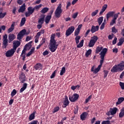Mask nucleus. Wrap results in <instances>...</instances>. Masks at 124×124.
<instances>
[{
    "instance_id": "nucleus-1",
    "label": "nucleus",
    "mask_w": 124,
    "mask_h": 124,
    "mask_svg": "<svg viewBox=\"0 0 124 124\" xmlns=\"http://www.w3.org/2000/svg\"><path fill=\"white\" fill-rule=\"evenodd\" d=\"M124 70V61H121L119 64H115L111 68L110 71L112 73H117Z\"/></svg>"
},
{
    "instance_id": "nucleus-2",
    "label": "nucleus",
    "mask_w": 124,
    "mask_h": 124,
    "mask_svg": "<svg viewBox=\"0 0 124 124\" xmlns=\"http://www.w3.org/2000/svg\"><path fill=\"white\" fill-rule=\"evenodd\" d=\"M55 35L53 34L51 35L50 37V50L52 52H54L56 49L58 48L59 44L56 45V42L55 40Z\"/></svg>"
},
{
    "instance_id": "nucleus-3",
    "label": "nucleus",
    "mask_w": 124,
    "mask_h": 124,
    "mask_svg": "<svg viewBox=\"0 0 124 124\" xmlns=\"http://www.w3.org/2000/svg\"><path fill=\"white\" fill-rule=\"evenodd\" d=\"M108 51V49L107 48H104L103 49V51H101L99 53L100 55V58L101 59L100 61V64L98 65L97 69L100 70L102 65H103V62L104 61V57H105L107 52Z\"/></svg>"
},
{
    "instance_id": "nucleus-4",
    "label": "nucleus",
    "mask_w": 124,
    "mask_h": 124,
    "mask_svg": "<svg viewBox=\"0 0 124 124\" xmlns=\"http://www.w3.org/2000/svg\"><path fill=\"white\" fill-rule=\"evenodd\" d=\"M29 34V33L26 31V30L25 29H23L21 30L18 34L17 35V39L19 41H22V39L24 38V36L25 35Z\"/></svg>"
},
{
    "instance_id": "nucleus-5",
    "label": "nucleus",
    "mask_w": 124,
    "mask_h": 124,
    "mask_svg": "<svg viewBox=\"0 0 124 124\" xmlns=\"http://www.w3.org/2000/svg\"><path fill=\"white\" fill-rule=\"evenodd\" d=\"M62 12V4H59L55 10V16L56 18L60 17Z\"/></svg>"
},
{
    "instance_id": "nucleus-6",
    "label": "nucleus",
    "mask_w": 124,
    "mask_h": 124,
    "mask_svg": "<svg viewBox=\"0 0 124 124\" xmlns=\"http://www.w3.org/2000/svg\"><path fill=\"white\" fill-rule=\"evenodd\" d=\"M80 39V36H77L75 38V41H76V45H77V48H81L83 47V44H84V40H82L80 43H79V39Z\"/></svg>"
},
{
    "instance_id": "nucleus-7",
    "label": "nucleus",
    "mask_w": 124,
    "mask_h": 124,
    "mask_svg": "<svg viewBox=\"0 0 124 124\" xmlns=\"http://www.w3.org/2000/svg\"><path fill=\"white\" fill-rule=\"evenodd\" d=\"M8 38V35L5 34L4 36H3V39H2V48L3 49H6L8 45V40L7 39Z\"/></svg>"
},
{
    "instance_id": "nucleus-8",
    "label": "nucleus",
    "mask_w": 124,
    "mask_h": 124,
    "mask_svg": "<svg viewBox=\"0 0 124 124\" xmlns=\"http://www.w3.org/2000/svg\"><path fill=\"white\" fill-rule=\"evenodd\" d=\"M79 98V95L78 93H74L73 95L69 96V99L71 102H76Z\"/></svg>"
},
{
    "instance_id": "nucleus-9",
    "label": "nucleus",
    "mask_w": 124,
    "mask_h": 124,
    "mask_svg": "<svg viewBox=\"0 0 124 124\" xmlns=\"http://www.w3.org/2000/svg\"><path fill=\"white\" fill-rule=\"evenodd\" d=\"M28 12L25 13L26 17H30L35 11L34 9L31 6L27 8Z\"/></svg>"
},
{
    "instance_id": "nucleus-10",
    "label": "nucleus",
    "mask_w": 124,
    "mask_h": 124,
    "mask_svg": "<svg viewBox=\"0 0 124 124\" xmlns=\"http://www.w3.org/2000/svg\"><path fill=\"white\" fill-rule=\"evenodd\" d=\"M16 50V49H15L14 48H11V49L9 50L5 53V56L7 57H11L13 56L14 53H15V51Z\"/></svg>"
},
{
    "instance_id": "nucleus-11",
    "label": "nucleus",
    "mask_w": 124,
    "mask_h": 124,
    "mask_svg": "<svg viewBox=\"0 0 124 124\" xmlns=\"http://www.w3.org/2000/svg\"><path fill=\"white\" fill-rule=\"evenodd\" d=\"M75 30V27L74 26L70 27L66 31V37L69 36L71 34L73 33V31Z\"/></svg>"
},
{
    "instance_id": "nucleus-12",
    "label": "nucleus",
    "mask_w": 124,
    "mask_h": 124,
    "mask_svg": "<svg viewBox=\"0 0 124 124\" xmlns=\"http://www.w3.org/2000/svg\"><path fill=\"white\" fill-rule=\"evenodd\" d=\"M19 79L20 81V83H24V82H26V76L24 73L22 72L21 74L19 75Z\"/></svg>"
},
{
    "instance_id": "nucleus-13",
    "label": "nucleus",
    "mask_w": 124,
    "mask_h": 124,
    "mask_svg": "<svg viewBox=\"0 0 124 124\" xmlns=\"http://www.w3.org/2000/svg\"><path fill=\"white\" fill-rule=\"evenodd\" d=\"M63 105L62 106L63 108H66V107L69 105V101H68V97L67 95L65 96L64 100L63 101Z\"/></svg>"
},
{
    "instance_id": "nucleus-14",
    "label": "nucleus",
    "mask_w": 124,
    "mask_h": 124,
    "mask_svg": "<svg viewBox=\"0 0 124 124\" xmlns=\"http://www.w3.org/2000/svg\"><path fill=\"white\" fill-rule=\"evenodd\" d=\"M20 45V41H13V48L16 50L17 48Z\"/></svg>"
},
{
    "instance_id": "nucleus-15",
    "label": "nucleus",
    "mask_w": 124,
    "mask_h": 124,
    "mask_svg": "<svg viewBox=\"0 0 124 124\" xmlns=\"http://www.w3.org/2000/svg\"><path fill=\"white\" fill-rule=\"evenodd\" d=\"M15 38H16V36L14 34H10L8 35V39L9 43H11L12 42H13Z\"/></svg>"
},
{
    "instance_id": "nucleus-16",
    "label": "nucleus",
    "mask_w": 124,
    "mask_h": 124,
    "mask_svg": "<svg viewBox=\"0 0 124 124\" xmlns=\"http://www.w3.org/2000/svg\"><path fill=\"white\" fill-rule=\"evenodd\" d=\"M99 30V26H94V25H92L91 31L92 33H94L95 32Z\"/></svg>"
},
{
    "instance_id": "nucleus-17",
    "label": "nucleus",
    "mask_w": 124,
    "mask_h": 124,
    "mask_svg": "<svg viewBox=\"0 0 124 124\" xmlns=\"http://www.w3.org/2000/svg\"><path fill=\"white\" fill-rule=\"evenodd\" d=\"M42 64L41 63H37L34 66V68L36 71L40 70L42 69Z\"/></svg>"
},
{
    "instance_id": "nucleus-18",
    "label": "nucleus",
    "mask_w": 124,
    "mask_h": 124,
    "mask_svg": "<svg viewBox=\"0 0 124 124\" xmlns=\"http://www.w3.org/2000/svg\"><path fill=\"white\" fill-rule=\"evenodd\" d=\"M114 14H115V12L114 11H110V12H109L108 14H106L107 20H108L110 17H113L114 16Z\"/></svg>"
},
{
    "instance_id": "nucleus-19",
    "label": "nucleus",
    "mask_w": 124,
    "mask_h": 124,
    "mask_svg": "<svg viewBox=\"0 0 124 124\" xmlns=\"http://www.w3.org/2000/svg\"><path fill=\"white\" fill-rule=\"evenodd\" d=\"M26 10V6L25 3H24L20 7L19 9H18L19 13H23Z\"/></svg>"
},
{
    "instance_id": "nucleus-20",
    "label": "nucleus",
    "mask_w": 124,
    "mask_h": 124,
    "mask_svg": "<svg viewBox=\"0 0 124 124\" xmlns=\"http://www.w3.org/2000/svg\"><path fill=\"white\" fill-rule=\"evenodd\" d=\"M88 116V113L86 112H83L81 115H80V119L82 121H85V119L86 118L87 116Z\"/></svg>"
},
{
    "instance_id": "nucleus-21",
    "label": "nucleus",
    "mask_w": 124,
    "mask_h": 124,
    "mask_svg": "<svg viewBox=\"0 0 124 124\" xmlns=\"http://www.w3.org/2000/svg\"><path fill=\"white\" fill-rule=\"evenodd\" d=\"M118 110L117 108H110L109 109V111H110L111 115H115L116 113H117Z\"/></svg>"
},
{
    "instance_id": "nucleus-22",
    "label": "nucleus",
    "mask_w": 124,
    "mask_h": 124,
    "mask_svg": "<svg viewBox=\"0 0 124 124\" xmlns=\"http://www.w3.org/2000/svg\"><path fill=\"white\" fill-rule=\"evenodd\" d=\"M35 113H36V111H34L31 114H30V115L29 116V121H32V120H34L35 119Z\"/></svg>"
},
{
    "instance_id": "nucleus-23",
    "label": "nucleus",
    "mask_w": 124,
    "mask_h": 124,
    "mask_svg": "<svg viewBox=\"0 0 124 124\" xmlns=\"http://www.w3.org/2000/svg\"><path fill=\"white\" fill-rule=\"evenodd\" d=\"M41 17L40 19H38V23L41 24H43L44 23V19H45V16L44 15H43L41 16Z\"/></svg>"
},
{
    "instance_id": "nucleus-24",
    "label": "nucleus",
    "mask_w": 124,
    "mask_h": 124,
    "mask_svg": "<svg viewBox=\"0 0 124 124\" xmlns=\"http://www.w3.org/2000/svg\"><path fill=\"white\" fill-rule=\"evenodd\" d=\"M103 46H97L96 48V50L95 51V53L96 54H98L102 50L103 51Z\"/></svg>"
},
{
    "instance_id": "nucleus-25",
    "label": "nucleus",
    "mask_w": 124,
    "mask_h": 124,
    "mask_svg": "<svg viewBox=\"0 0 124 124\" xmlns=\"http://www.w3.org/2000/svg\"><path fill=\"white\" fill-rule=\"evenodd\" d=\"M124 101V97H121L118 99L116 105H120Z\"/></svg>"
},
{
    "instance_id": "nucleus-26",
    "label": "nucleus",
    "mask_w": 124,
    "mask_h": 124,
    "mask_svg": "<svg viewBox=\"0 0 124 124\" xmlns=\"http://www.w3.org/2000/svg\"><path fill=\"white\" fill-rule=\"evenodd\" d=\"M15 29V23L13 24H11V27L8 30V33H10L12 32Z\"/></svg>"
},
{
    "instance_id": "nucleus-27",
    "label": "nucleus",
    "mask_w": 124,
    "mask_h": 124,
    "mask_svg": "<svg viewBox=\"0 0 124 124\" xmlns=\"http://www.w3.org/2000/svg\"><path fill=\"white\" fill-rule=\"evenodd\" d=\"M52 16H46L45 18V22L46 24L49 23V22Z\"/></svg>"
},
{
    "instance_id": "nucleus-28",
    "label": "nucleus",
    "mask_w": 124,
    "mask_h": 124,
    "mask_svg": "<svg viewBox=\"0 0 124 124\" xmlns=\"http://www.w3.org/2000/svg\"><path fill=\"white\" fill-rule=\"evenodd\" d=\"M96 43V42L91 40L90 41H89V43L88 44L89 47H93V46H94Z\"/></svg>"
},
{
    "instance_id": "nucleus-29",
    "label": "nucleus",
    "mask_w": 124,
    "mask_h": 124,
    "mask_svg": "<svg viewBox=\"0 0 124 124\" xmlns=\"http://www.w3.org/2000/svg\"><path fill=\"white\" fill-rule=\"evenodd\" d=\"M28 46H29V44H26L25 46H24L23 49L21 53V55H26V51Z\"/></svg>"
},
{
    "instance_id": "nucleus-30",
    "label": "nucleus",
    "mask_w": 124,
    "mask_h": 124,
    "mask_svg": "<svg viewBox=\"0 0 124 124\" xmlns=\"http://www.w3.org/2000/svg\"><path fill=\"white\" fill-rule=\"evenodd\" d=\"M124 117V107L121 109L120 113H119V118H122Z\"/></svg>"
},
{
    "instance_id": "nucleus-31",
    "label": "nucleus",
    "mask_w": 124,
    "mask_h": 124,
    "mask_svg": "<svg viewBox=\"0 0 124 124\" xmlns=\"http://www.w3.org/2000/svg\"><path fill=\"white\" fill-rule=\"evenodd\" d=\"M49 11V8H43V9L41 10L40 11V13H41L43 14H44L46 13H47Z\"/></svg>"
},
{
    "instance_id": "nucleus-32",
    "label": "nucleus",
    "mask_w": 124,
    "mask_h": 124,
    "mask_svg": "<svg viewBox=\"0 0 124 124\" xmlns=\"http://www.w3.org/2000/svg\"><path fill=\"white\" fill-rule=\"evenodd\" d=\"M124 43V37H122L120 40L119 42L117 43L118 46H120L123 45Z\"/></svg>"
},
{
    "instance_id": "nucleus-33",
    "label": "nucleus",
    "mask_w": 124,
    "mask_h": 124,
    "mask_svg": "<svg viewBox=\"0 0 124 124\" xmlns=\"http://www.w3.org/2000/svg\"><path fill=\"white\" fill-rule=\"evenodd\" d=\"M104 17L103 16L99 17L97 19V22L99 26H100L103 21Z\"/></svg>"
},
{
    "instance_id": "nucleus-34",
    "label": "nucleus",
    "mask_w": 124,
    "mask_h": 124,
    "mask_svg": "<svg viewBox=\"0 0 124 124\" xmlns=\"http://www.w3.org/2000/svg\"><path fill=\"white\" fill-rule=\"evenodd\" d=\"M42 6H43V4H40L38 5H36L34 8H33V9H34V10H37V11H38V10L39 9H40L42 7Z\"/></svg>"
},
{
    "instance_id": "nucleus-35",
    "label": "nucleus",
    "mask_w": 124,
    "mask_h": 124,
    "mask_svg": "<svg viewBox=\"0 0 124 124\" xmlns=\"http://www.w3.org/2000/svg\"><path fill=\"white\" fill-rule=\"evenodd\" d=\"M98 39V37L97 36H93L92 37L91 40L96 42Z\"/></svg>"
},
{
    "instance_id": "nucleus-36",
    "label": "nucleus",
    "mask_w": 124,
    "mask_h": 124,
    "mask_svg": "<svg viewBox=\"0 0 124 124\" xmlns=\"http://www.w3.org/2000/svg\"><path fill=\"white\" fill-rule=\"evenodd\" d=\"M92 54V50L91 49H88V50L86 52L85 54V56L86 57H88L90 55Z\"/></svg>"
},
{
    "instance_id": "nucleus-37",
    "label": "nucleus",
    "mask_w": 124,
    "mask_h": 124,
    "mask_svg": "<svg viewBox=\"0 0 124 124\" xmlns=\"http://www.w3.org/2000/svg\"><path fill=\"white\" fill-rule=\"evenodd\" d=\"M17 93V91L16 90L14 89L11 92V96L13 97Z\"/></svg>"
},
{
    "instance_id": "nucleus-38",
    "label": "nucleus",
    "mask_w": 124,
    "mask_h": 124,
    "mask_svg": "<svg viewBox=\"0 0 124 124\" xmlns=\"http://www.w3.org/2000/svg\"><path fill=\"white\" fill-rule=\"evenodd\" d=\"M25 22H26L25 17L22 18L21 20V22H20V26H23L25 24Z\"/></svg>"
},
{
    "instance_id": "nucleus-39",
    "label": "nucleus",
    "mask_w": 124,
    "mask_h": 124,
    "mask_svg": "<svg viewBox=\"0 0 124 124\" xmlns=\"http://www.w3.org/2000/svg\"><path fill=\"white\" fill-rule=\"evenodd\" d=\"M80 87V86L79 85H77L76 86H72L71 87V89H72L73 91H75L76 90L77 88L78 89Z\"/></svg>"
},
{
    "instance_id": "nucleus-40",
    "label": "nucleus",
    "mask_w": 124,
    "mask_h": 124,
    "mask_svg": "<svg viewBox=\"0 0 124 124\" xmlns=\"http://www.w3.org/2000/svg\"><path fill=\"white\" fill-rule=\"evenodd\" d=\"M65 73V68L64 67H62L60 75L62 76L64 75Z\"/></svg>"
},
{
    "instance_id": "nucleus-41",
    "label": "nucleus",
    "mask_w": 124,
    "mask_h": 124,
    "mask_svg": "<svg viewBox=\"0 0 124 124\" xmlns=\"http://www.w3.org/2000/svg\"><path fill=\"white\" fill-rule=\"evenodd\" d=\"M98 10H95V11L93 12L92 14H91V15H92V17H94L95 16H96L97 14L98 13Z\"/></svg>"
},
{
    "instance_id": "nucleus-42",
    "label": "nucleus",
    "mask_w": 124,
    "mask_h": 124,
    "mask_svg": "<svg viewBox=\"0 0 124 124\" xmlns=\"http://www.w3.org/2000/svg\"><path fill=\"white\" fill-rule=\"evenodd\" d=\"M104 78H105L107 77L108 74V70H104Z\"/></svg>"
},
{
    "instance_id": "nucleus-43",
    "label": "nucleus",
    "mask_w": 124,
    "mask_h": 124,
    "mask_svg": "<svg viewBox=\"0 0 124 124\" xmlns=\"http://www.w3.org/2000/svg\"><path fill=\"white\" fill-rule=\"evenodd\" d=\"M60 109V107H55L54 109H53L52 113H55L57 112H58Z\"/></svg>"
},
{
    "instance_id": "nucleus-44",
    "label": "nucleus",
    "mask_w": 124,
    "mask_h": 124,
    "mask_svg": "<svg viewBox=\"0 0 124 124\" xmlns=\"http://www.w3.org/2000/svg\"><path fill=\"white\" fill-rule=\"evenodd\" d=\"M92 95H89L87 98L86 99V100H85V104H87L88 103L89 101L90 100V99L92 98Z\"/></svg>"
},
{
    "instance_id": "nucleus-45",
    "label": "nucleus",
    "mask_w": 124,
    "mask_h": 124,
    "mask_svg": "<svg viewBox=\"0 0 124 124\" xmlns=\"http://www.w3.org/2000/svg\"><path fill=\"white\" fill-rule=\"evenodd\" d=\"M6 15V13H0V18L2 19Z\"/></svg>"
},
{
    "instance_id": "nucleus-46",
    "label": "nucleus",
    "mask_w": 124,
    "mask_h": 124,
    "mask_svg": "<svg viewBox=\"0 0 124 124\" xmlns=\"http://www.w3.org/2000/svg\"><path fill=\"white\" fill-rule=\"evenodd\" d=\"M107 6H108L107 4H105V5L103 6L102 9H101V11H104V12L106 11V9H107Z\"/></svg>"
},
{
    "instance_id": "nucleus-47",
    "label": "nucleus",
    "mask_w": 124,
    "mask_h": 124,
    "mask_svg": "<svg viewBox=\"0 0 124 124\" xmlns=\"http://www.w3.org/2000/svg\"><path fill=\"white\" fill-rule=\"evenodd\" d=\"M117 32H118V30L115 29V27H113L112 28V33H117Z\"/></svg>"
},
{
    "instance_id": "nucleus-48",
    "label": "nucleus",
    "mask_w": 124,
    "mask_h": 124,
    "mask_svg": "<svg viewBox=\"0 0 124 124\" xmlns=\"http://www.w3.org/2000/svg\"><path fill=\"white\" fill-rule=\"evenodd\" d=\"M17 3L19 5H22L23 3V0H17L16 1Z\"/></svg>"
},
{
    "instance_id": "nucleus-49",
    "label": "nucleus",
    "mask_w": 124,
    "mask_h": 124,
    "mask_svg": "<svg viewBox=\"0 0 124 124\" xmlns=\"http://www.w3.org/2000/svg\"><path fill=\"white\" fill-rule=\"evenodd\" d=\"M119 85H120L122 90H124V83L120 81Z\"/></svg>"
},
{
    "instance_id": "nucleus-50",
    "label": "nucleus",
    "mask_w": 124,
    "mask_h": 124,
    "mask_svg": "<svg viewBox=\"0 0 124 124\" xmlns=\"http://www.w3.org/2000/svg\"><path fill=\"white\" fill-rule=\"evenodd\" d=\"M115 23H116V20L112 19L110 22V25L113 26Z\"/></svg>"
},
{
    "instance_id": "nucleus-51",
    "label": "nucleus",
    "mask_w": 124,
    "mask_h": 124,
    "mask_svg": "<svg viewBox=\"0 0 124 124\" xmlns=\"http://www.w3.org/2000/svg\"><path fill=\"white\" fill-rule=\"evenodd\" d=\"M56 72V70H55L52 73L51 76H50V78L52 79L55 77V74Z\"/></svg>"
},
{
    "instance_id": "nucleus-52",
    "label": "nucleus",
    "mask_w": 124,
    "mask_h": 124,
    "mask_svg": "<svg viewBox=\"0 0 124 124\" xmlns=\"http://www.w3.org/2000/svg\"><path fill=\"white\" fill-rule=\"evenodd\" d=\"M117 39H118L117 37H115L113 41H112V44L115 45V44H117Z\"/></svg>"
},
{
    "instance_id": "nucleus-53",
    "label": "nucleus",
    "mask_w": 124,
    "mask_h": 124,
    "mask_svg": "<svg viewBox=\"0 0 124 124\" xmlns=\"http://www.w3.org/2000/svg\"><path fill=\"white\" fill-rule=\"evenodd\" d=\"M105 28V23L103 22L102 25H101L100 29V30H103L104 28Z\"/></svg>"
},
{
    "instance_id": "nucleus-54",
    "label": "nucleus",
    "mask_w": 124,
    "mask_h": 124,
    "mask_svg": "<svg viewBox=\"0 0 124 124\" xmlns=\"http://www.w3.org/2000/svg\"><path fill=\"white\" fill-rule=\"evenodd\" d=\"M38 121L37 120H34L32 121L31 122H30L28 123V124H37Z\"/></svg>"
},
{
    "instance_id": "nucleus-55",
    "label": "nucleus",
    "mask_w": 124,
    "mask_h": 124,
    "mask_svg": "<svg viewBox=\"0 0 124 124\" xmlns=\"http://www.w3.org/2000/svg\"><path fill=\"white\" fill-rule=\"evenodd\" d=\"M79 30H76L75 31V36H78V34L79 33Z\"/></svg>"
},
{
    "instance_id": "nucleus-56",
    "label": "nucleus",
    "mask_w": 124,
    "mask_h": 124,
    "mask_svg": "<svg viewBox=\"0 0 124 124\" xmlns=\"http://www.w3.org/2000/svg\"><path fill=\"white\" fill-rule=\"evenodd\" d=\"M100 70L99 69L96 68L93 71V73L94 74H96L99 71H100Z\"/></svg>"
},
{
    "instance_id": "nucleus-57",
    "label": "nucleus",
    "mask_w": 124,
    "mask_h": 124,
    "mask_svg": "<svg viewBox=\"0 0 124 124\" xmlns=\"http://www.w3.org/2000/svg\"><path fill=\"white\" fill-rule=\"evenodd\" d=\"M78 107H76V108H75V110H74L75 114H77L78 112Z\"/></svg>"
},
{
    "instance_id": "nucleus-58",
    "label": "nucleus",
    "mask_w": 124,
    "mask_h": 124,
    "mask_svg": "<svg viewBox=\"0 0 124 124\" xmlns=\"http://www.w3.org/2000/svg\"><path fill=\"white\" fill-rule=\"evenodd\" d=\"M102 124H111L109 121H103L102 122Z\"/></svg>"
},
{
    "instance_id": "nucleus-59",
    "label": "nucleus",
    "mask_w": 124,
    "mask_h": 124,
    "mask_svg": "<svg viewBox=\"0 0 124 124\" xmlns=\"http://www.w3.org/2000/svg\"><path fill=\"white\" fill-rule=\"evenodd\" d=\"M17 10V8L16 7H14L13 10V14L15 15H16V12Z\"/></svg>"
},
{
    "instance_id": "nucleus-60",
    "label": "nucleus",
    "mask_w": 124,
    "mask_h": 124,
    "mask_svg": "<svg viewBox=\"0 0 124 124\" xmlns=\"http://www.w3.org/2000/svg\"><path fill=\"white\" fill-rule=\"evenodd\" d=\"M78 16V13H75V14H74L73 15V16H72V17L74 18V19H75V18H77V17Z\"/></svg>"
},
{
    "instance_id": "nucleus-61",
    "label": "nucleus",
    "mask_w": 124,
    "mask_h": 124,
    "mask_svg": "<svg viewBox=\"0 0 124 124\" xmlns=\"http://www.w3.org/2000/svg\"><path fill=\"white\" fill-rule=\"evenodd\" d=\"M48 54H49V52H48L47 50H46V51H45L43 52V55L44 56H46V55H48Z\"/></svg>"
},
{
    "instance_id": "nucleus-62",
    "label": "nucleus",
    "mask_w": 124,
    "mask_h": 124,
    "mask_svg": "<svg viewBox=\"0 0 124 124\" xmlns=\"http://www.w3.org/2000/svg\"><path fill=\"white\" fill-rule=\"evenodd\" d=\"M113 16H114V18H112V19L117 20L118 17H119V16H118V15H116V14H114V15H113Z\"/></svg>"
},
{
    "instance_id": "nucleus-63",
    "label": "nucleus",
    "mask_w": 124,
    "mask_h": 124,
    "mask_svg": "<svg viewBox=\"0 0 124 124\" xmlns=\"http://www.w3.org/2000/svg\"><path fill=\"white\" fill-rule=\"evenodd\" d=\"M71 3L70 2H68L67 3V6H66V9L67 10L68 9V7L71 6Z\"/></svg>"
},
{
    "instance_id": "nucleus-64",
    "label": "nucleus",
    "mask_w": 124,
    "mask_h": 124,
    "mask_svg": "<svg viewBox=\"0 0 124 124\" xmlns=\"http://www.w3.org/2000/svg\"><path fill=\"white\" fill-rule=\"evenodd\" d=\"M124 77V71L123 72H122V73L120 75V78L123 79Z\"/></svg>"
}]
</instances>
